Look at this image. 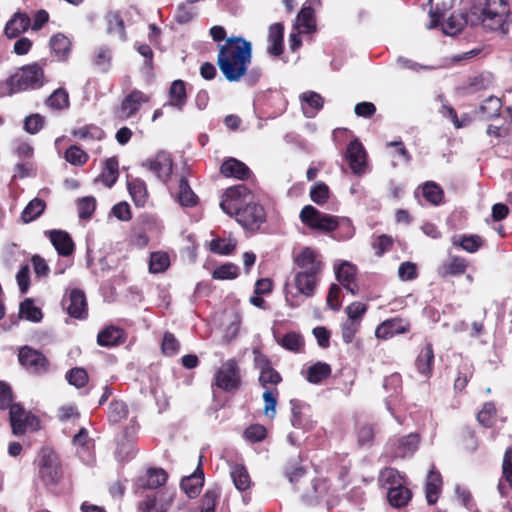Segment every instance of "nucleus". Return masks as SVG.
I'll list each match as a JSON object with an SVG mask.
<instances>
[{
    "mask_svg": "<svg viewBox=\"0 0 512 512\" xmlns=\"http://www.w3.org/2000/svg\"><path fill=\"white\" fill-rule=\"evenodd\" d=\"M226 214L235 215L237 222L246 230L256 231L266 221L264 208L253 201L251 191L243 184L228 188L220 202Z\"/></svg>",
    "mask_w": 512,
    "mask_h": 512,
    "instance_id": "obj_1",
    "label": "nucleus"
},
{
    "mask_svg": "<svg viewBox=\"0 0 512 512\" xmlns=\"http://www.w3.org/2000/svg\"><path fill=\"white\" fill-rule=\"evenodd\" d=\"M252 61V44L242 37H230L219 45L217 65L228 82H238Z\"/></svg>",
    "mask_w": 512,
    "mask_h": 512,
    "instance_id": "obj_2",
    "label": "nucleus"
},
{
    "mask_svg": "<svg viewBox=\"0 0 512 512\" xmlns=\"http://www.w3.org/2000/svg\"><path fill=\"white\" fill-rule=\"evenodd\" d=\"M471 26L481 25L485 30L507 33L512 15L508 0H485L470 7Z\"/></svg>",
    "mask_w": 512,
    "mask_h": 512,
    "instance_id": "obj_3",
    "label": "nucleus"
},
{
    "mask_svg": "<svg viewBox=\"0 0 512 512\" xmlns=\"http://www.w3.org/2000/svg\"><path fill=\"white\" fill-rule=\"evenodd\" d=\"M43 68L38 63L24 65L6 80L8 94L36 90L45 84Z\"/></svg>",
    "mask_w": 512,
    "mask_h": 512,
    "instance_id": "obj_4",
    "label": "nucleus"
},
{
    "mask_svg": "<svg viewBox=\"0 0 512 512\" xmlns=\"http://www.w3.org/2000/svg\"><path fill=\"white\" fill-rule=\"evenodd\" d=\"M299 218L305 226L322 233H329L337 228L336 216L323 213L312 205L304 206Z\"/></svg>",
    "mask_w": 512,
    "mask_h": 512,
    "instance_id": "obj_5",
    "label": "nucleus"
},
{
    "mask_svg": "<svg viewBox=\"0 0 512 512\" xmlns=\"http://www.w3.org/2000/svg\"><path fill=\"white\" fill-rule=\"evenodd\" d=\"M18 360L20 365L33 375H42L49 371L50 362L40 351L29 346L19 349Z\"/></svg>",
    "mask_w": 512,
    "mask_h": 512,
    "instance_id": "obj_6",
    "label": "nucleus"
},
{
    "mask_svg": "<svg viewBox=\"0 0 512 512\" xmlns=\"http://www.w3.org/2000/svg\"><path fill=\"white\" fill-rule=\"evenodd\" d=\"M9 409L10 424L14 435H23L28 430L34 431L38 428V418L31 412H27L20 404H13Z\"/></svg>",
    "mask_w": 512,
    "mask_h": 512,
    "instance_id": "obj_7",
    "label": "nucleus"
},
{
    "mask_svg": "<svg viewBox=\"0 0 512 512\" xmlns=\"http://www.w3.org/2000/svg\"><path fill=\"white\" fill-rule=\"evenodd\" d=\"M419 435L410 433L406 436H395L386 444V452L392 458L411 457L418 449Z\"/></svg>",
    "mask_w": 512,
    "mask_h": 512,
    "instance_id": "obj_8",
    "label": "nucleus"
},
{
    "mask_svg": "<svg viewBox=\"0 0 512 512\" xmlns=\"http://www.w3.org/2000/svg\"><path fill=\"white\" fill-rule=\"evenodd\" d=\"M214 381L215 385L224 391L237 389L240 385V373L236 361L225 362L216 372Z\"/></svg>",
    "mask_w": 512,
    "mask_h": 512,
    "instance_id": "obj_9",
    "label": "nucleus"
},
{
    "mask_svg": "<svg viewBox=\"0 0 512 512\" xmlns=\"http://www.w3.org/2000/svg\"><path fill=\"white\" fill-rule=\"evenodd\" d=\"M39 476L45 485H54L61 477L58 457L53 452L43 453L39 459Z\"/></svg>",
    "mask_w": 512,
    "mask_h": 512,
    "instance_id": "obj_10",
    "label": "nucleus"
},
{
    "mask_svg": "<svg viewBox=\"0 0 512 512\" xmlns=\"http://www.w3.org/2000/svg\"><path fill=\"white\" fill-rule=\"evenodd\" d=\"M291 405V424L293 427L303 430H311L316 425L313 418L310 405L296 399L290 400Z\"/></svg>",
    "mask_w": 512,
    "mask_h": 512,
    "instance_id": "obj_11",
    "label": "nucleus"
},
{
    "mask_svg": "<svg viewBox=\"0 0 512 512\" xmlns=\"http://www.w3.org/2000/svg\"><path fill=\"white\" fill-rule=\"evenodd\" d=\"M63 308L67 313L76 319H85L87 317V301L85 293L80 289H72L63 297Z\"/></svg>",
    "mask_w": 512,
    "mask_h": 512,
    "instance_id": "obj_12",
    "label": "nucleus"
},
{
    "mask_svg": "<svg viewBox=\"0 0 512 512\" xmlns=\"http://www.w3.org/2000/svg\"><path fill=\"white\" fill-rule=\"evenodd\" d=\"M142 166L153 172L161 181L167 182L172 174L173 161L169 153L162 151L153 159L143 162Z\"/></svg>",
    "mask_w": 512,
    "mask_h": 512,
    "instance_id": "obj_13",
    "label": "nucleus"
},
{
    "mask_svg": "<svg viewBox=\"0 0 512 512\" xmlns=\"http://www.w3.org/2000/svg\"><path fill=\"white\" fill-rule=\"evenodd\" d=\"M149 101V97L140 90L131 91L121 102L117 111V116L121 120H126L135 115L141 105Z\"/></svg>",
    "mask_w": 512,
    "mask_h": 512,
    "instance_id": "obj_14",
    "label": "nucleus"
},
{
    "mask_svg": "<svg viewBox=\"0 0 512 512\" xmlns=\"http://www.w3.org/2000/svg\"><path fill=\"white\" fill-rule=\"evenodd\" d=\"M345 157L354 174L361 175L365 172L366 152L358 139H354L348 144Z\"/></svg>",
    "mask_w": 512,
    "mask_h": 512,
    "instance_id": "obj_15",
    "label": "nucleus"
},
{
    "mask_svg": "<svg viewBox=\"0 0 512 512\" xmlns=\"http://www.w3.org/2000/svg\"><path fill=\"white\" fill-rule=\"evenodd\" d=\"M174 492L163 491L148 496L139 503L140 512H167L173 502Z\"/></svg>",
    "mask_w": 512,
    "mask_h": 512,
    "instance_id": "obj_16",
    "label": "nucleus"
},
{
    "mask_svg": "<svg viewBox=\"0 0 512 512\" xmlns=\"http://www.w3.org/2000/svg\"><path fill=\"white\" fill-rule=\"evenodd\" d=\"M295 264L299 269L297 272H306L316 277L321 275L322 262L317 259V255L309 247L304 248L295 258Z\"/></svg>",
    "mask_w": 512,
    "mask_h": 512,
    "instance_id": "obj_17",
    "label": "nucleus"
},
{
    "mask_svg": "<svg viewBox=\"0 0 512 512\" xmlns=\"http://www.w3.org/2000/svg\"><path fill=\"white\" fill-rule=\"evenodd\" d=\"M44 234L49 238L52 245L60 256L67 257L74 251L75 245L71 236L64 230H49Z\"/></svg>",
    "mask_w": 512,
    "mask_h": 512,
    "instance_id": "obj_18",
    "label": "nucleus"
},
{
    "mask_svg": "<svg viewBox=\"0 0 512 512\" xmlns=\"http://www.w3.org/2000/svg\"><path fill=\"white\" fill-rule=\"evenodd\" d=\"M336 278L339 283L352 295L359 293V286L355 282L356 267L349 262H343L336 268Z\"/></svg>",
    "mask_w": 512,
    "mask_h": 512,
    "instance_id": "obj_19",
    "label": "nucleus"
},
{
    "mask_svg": "<svg viewBox=\"0 0 512 512\" xmlns=\"http://www.w3.org/2000/svg\"><path fill=\"white\" fill-rule=\"evenodd\" d=\"M301 109L306 118H314L323 108L324 98L317 92L305 91L300 94Z\"/></svg>",
    "mask_w": 512,
    "mask_h": 512,
    "instance_id": "obj_20",
    "label": "nucleus"
},
{
    "mask_svg": "<svg viewBox=\"0 0 512 512\" xmlns=\"http://www.w3.org/2000/svg\"><path fill=\"white\" fill-rule=\"evenodd\" d=\"M220 172L225 177H233L239 180H247L252 176L249 167L236 158L225 160L220 167Z\"/></svg>",
    "mask_w": 512,
    "mask_h": 512,
    "instance_id": "obj_21",
    "label": "nucleus"
},
{
    "mask_svg": "<svg viewBox=\"0 0 512 512\" xmlns=\"http://www.w3.org/2000/svg\"><path fill=\"white\" fill-rule=\"evenodd\" d=\"M410 326L407 322L400 318H392L381 323L375 331V335L380 339H389L394 335L405 333Z\"/></svg>",
    "mask_w": 512,
    "mask_h": 512,
    "instance_id": "obj_22",
    "label": "nucleus"
},
{
    "mask_svg": "<svg viewBox=\"0 0 512 512\" xmlns=\"http://www.w3.org/2000/svg\"><path fill=\"white\" fill-rule=\"evenodd\" d=\"M471 26L470 10L468 12H453L443 23L442 30L446 35H455L466 26Z\"/></svg>",
    "mask_w": 512,
    "mask_h": 512,
    "instance_id": "obj_23",
    "label": "nucleus"
},
{
    "mask_svg": "<svg viewBox=\"0 0 512 512\" xmlns=\"http://www.w3.org/2000/svg\"><path fill=\"white\" fill-rule=\"evenodd\" d=\"M256 365L260 368L259 382L266 389L268 384L277 385L281 382L280 374L271 367L268 359L263 356L256 357Z\"/></svg>",
    "mask_w": 512,
    "mask_h": 512,
    "instance_id": "obj_24",
    "label": "nucleus"
},
{
    "mask_svg": "<svg viewBox=\"0 0 512 512\" xmlns=\"http://www.w3.org/2000/svg\"><path fill=\"white\" fill-rule=\"evenodd\" d=\"M31 21L26 13L16 12L6 23L4 33L8 38H16L30 27Z\"/></svg>",
    "mask_w": 512,
    "mask_h": 512,
    "instance_id": "obj_25",
    "label": "nucleus"
},
{
    "mask_svg": "<svg viewBox=\"0 0 512 512\" xmlns=\"http://www.w3.org/2000/svg\"><path fill=\"white\" fill-rule=\"evenodd\" d=\"M320 277L312 276L306 272H296L294 275V285L298 293L312 297L315 294Z\"/></svg>",
    "mask_w": 512,
    "mask_h": 512,
    "instance_id": "obj_26",
    "label": "nucleus"
},
{
    "mask_svg": "<svg viewBox=\"0 0 512 512\" xmlns=\"http://www.w3.org/2000/svg\"><path fill=\"white\" fill-rule=\"evenodd\" d=\"M442 489V477L439 472H437L434 466L430 469L426 484H425V493L428 504H435L439 498Z\"/></svg>",
    "mask_w": 512,
    "mask_h": 512,
    "instance_id": "obj_27",
    "label": "nucleus"
},
{
    "mask_svg": "<svg viewBox=\"0 0 512 512\" xmlns=\"http://www.w3.org/2000/svg\"><path fill=\"white\" fill-rule=\"evenodd\" d=\"M50 48L58 61H66L71 52V41L63 33H57L50 38Z\"/></svg>",
    "mask_w": 512,
    "mask_h": 512,
    "instance_id": "obj_28",
    "label": "nucleus"
},
{
    "mask_svg": "<svg viewBox=\"0 0 512 512\" xmlns=\"http://www.w3.org/2000/svg\"><path fill=\"white\" fill-rule=\"evenodd\" d=\"M283 31L281 23H274L269 27L267 52L272 56H280L283 53Z\"/></svg>",
    "mask_w": 512,
    "mask_h": 512,
    "instance_id": "obj_29",
    "label": "nucleus"
},
{
    "mask_svg": "<svg viewBox=\"0 0 512 512\" xmlns=\"http://www.w3.org/2000/svg\"><path fill=\"white\" fill-rule=\"evenodd\" d=\"M203 483L204 473L198 467L192 475L183 478L180 485L189 498H195L200 493Z\"/></svg>",
    "mask_w": 512,
    "mask_h": 512,
    "instance_id": "obj_30",
    "label": "nucleus"
},
{
    "mask_svg": "<svg viewBox=\"0 0 512 512\" xmlns=\"http://www.w3.org/2000/svg\"><path fill=\"white\" fill-rule=\"evenodd\" d=\"M125 340L122 329L115 326H108L99 332L97 343L100 346L112 347L123 343Z\"/></svg>",
    "mask_w": 512,
    "mask_h": 512,
    "instance_id": "obj_31",
    "label": "nucleus"
},
{
    "mask_svg": "<svg viewBox=\"0 0 512 512\" xmlns=\"http://www.w3.org/2000/svg\"><path fill=\"white\" fill-rule=\"evenodd\" d=\"M434 362L433 347L427 343L420 351L416 358L417 370L424 376H429L432 373V366Z\"/></svg>",
    "mask_w": 512,
    "mask_h": 512,
    "instance_id": "obj_32",
    "label": "nucleus"
},
{
    "mask_svg": "<svg viewBox=\"0 0 512 512\" xmlns=\"http://www.w3.org/2000/svg\"><path fill=\"white\" fill-rule=\"evenodd\" d=\"M127 188L135 205L144 206L148 197L145 182L140 178H135L127 182Z\"/></svg>",
    "mask_w": 512,
    "mask_h": 512,
    "instance_id": "obj_33",
    "label": "nucleus"
},
{
    "mask_svg": "<svg viewBox=\"0 0 512 512\" xmlns=\"http://www.w3.org/2000/svg\"><path fill=\"white\" fill-rule=\"evenodd\" d=\"M411 495V491L403 484L389 487L387 491V499L390 505L396 508L405 506L410 500Z\"/></svg>",
    "mask_w": 512,
    "mask_h": 512,
    "instance_id": "obj_34",
    "label": "nucleus"
},
{
    "mask_svg": "<svg viewBox=\"0 0 512 512\" xmlns=\"http://www.w3.org/2000/svg\"><path fill=\"white\" fill-rule=\"evenodd\" d=\"M502 474L505 480L509 483V487L506 486L500 481L498 483V491L502 497L508 495L509 491L512 489V448H508L503 457L502 463Z\"/></svg>",
    "mask_w": 512,
    "mask_h": 512,
    "instance_id": "obj_35",
    "label": "nucleus"
},
{
    "mask_svg": "<svg viewBox=\"0 0 512 512\" xmlns=\"http://www.w3.org/2000/svg\"><path fill=\"white\" fill-rule=\"evenodd\" d=\"M46 209V202L40 198L32 199L21 213V219L24 223H30L39 218Z\"/></svg>",
    "mask_w": 512,
    "mask_h": 512,
    "instance_id": "obj_36",
    "label": "nucleus"
},
{
    "mask_svg": "<svg viewBox=\"0 0 512 512\" xmlns=\"http://www.w3.org/2000/svg\"><path fill=\"white\" fill-rule=\"evenodd\" d=\"M331 375V367L324 362H317L310 366L306 372V379L312 384H319Z\"/></svg>",
    "mask_w": 512,
    "mask_h": 512,
    "instance_id": "obj_37",
    "label": "nucleus"
},
{
    "mask_svg": "<svg viewBox=\"0 0 512 512\" xmlns=\"http://www.w3.org/2000/svg\"><path fill=\"white\" fill-rule=\"evenodd\" d=\"M170 102L169 105L176 107L179 110H182L186 104L187 95L185 83L182 80H175L169 91Z\"/></svg>",
    "mask_w": 512,
    "mask_h": 512,
    "instance_id": "obj_38",
    "label": "nucleus"
},
{
    "mask_svg": "<svg viewBox=\"0 0 512 512\" xmlns=\"http://www.w3.org/2000/svg\"><path fill=\"white\" fill-rule=\"evenodd\" d=\"M177 200L181 206L191 207L197 203V196L192 191L186 178L182 177L179 181Z\"/></svg>",
    "mask_w": 512,
    "mask_h": 512,
    "instance_id": "obj_39",
    "label": "nucleus"
},
{
    "mask_svg": "<svg viewBox=\"0 0 512 512\" xmlns=\"http://www.w3.org/2000/svg\"><path fill=\"white\" fill-rule=\"evenodd\" d=\"M72 135L84 141H94L103 139L105 134L100 127L90 124L74 129Z\"/></svg>",
    "mask_w": 512,
    "mask_h": 512,
    "instance_id": "obj_40",
    "label": "nucleus"
},
{
    "mask_svg": "<svg viewBox=\"0 0 512 512\" xmlns=\"http://www.w3.org/2000/svg\"><path fill=\"white\" fill-rule=\"evenodd\" d=\"M297 26L300 32L311 33L316 29L314 10L311 7H304L297 16Z\"/></svg>",
    "mask_w": 512,
    "mask_h": 512,
    "instance_id": "obj_41",
    "label": "nucleus"
},
{
    "mask_svg": "<svg viewBox=\"0 0 512 512\" xmlns=\"http://www.w3.org/2000/svg\"><path fill=\"white\" fill-rule=\"evenodd\" d=\"M118 178V160L115 157L108 158L100 175L101 181L108 187H112Z\"/></svg>",
    "mask_w": 512,
    "mask_h": 512,
    "instance_id": "obj_42",
    "label": "nucleus"
},
{
    "mask_svg": "<svg viewBox=\"0 0 512 512\" xmlns=\"http://www.w3.org/2000/svg\"><path fill=\"white\" fill-rule=\"evenodd\" d=\"M235 487L240 491L247 490L251 485L250 476L242 465H235L230 472Z\"/></svg>",
    "mask_w": 512,
    "mask_h": 512,
    "instance_id": "obj_43",
    "label": "nucleus"
},
{
    "mask_svg": "<svg viewBox=\"0 0 512 512\" xmlns=\"http://www.w3.org/2000/svg\"><path fill=\"white\" fill-rule=\"evenodd\" d=\"M236 246L237 240L232 237L216 238L211 241L210 250L216 254L229 255L236 249Z\"/></svg>",
    "mask_w": 512,
    "mask_h": 512,
    "instance_id": "obj_44",
    "label": "nucleus"
},
{
    "mask_svg": "<svg viewBox=\"0 0 512 512\" xmlns=\"http://www.w3.org/2000/svg\"><path fill=\"white\" fill-rule=\"evenodd\" d=\"M107 31L110 34H118L122 41L126 40L124 21L118 12H109L106 15Z\"/></svg>",
    "mask_w": 512,
    "mask_h": 512,
    "instance_id": "obj_45",
    "label": "nucleus"
},
{
    "mask_svg": "<svg viewBox=\"0 0 512 512\" xmlns=\"http://www.w3.org/2000/svg\"><path fill=\"white\" fill-rule=\"evenodd\" d=\"M378 482L382 487L388 489L389 487L402 485L403 479L396 469L385 468L380 472Z\"/></svg>",
    "mask_w": 512,
    "mask_h": 512,
    "instance_id": "obj_46",
    "label": "nucleus"
},
{
    "mask_svg": "<svg viewBox=\"0 0 512 512\" xmlns=\"http://www.w3.org/2000/svg\"><path fill=\"white\" fill-rule=\"evenodd\" d=\"M47 106L55 110H62L69 106V95L62 89H56L46 100Z\"/></svg>",
    "mask_w": 512,
    "mask_h": 512,
    "instance_id": "obj_47",
    "label": "nucleus"
},
{
    "mask_svg": "<svg viewBox=\"0 0 512 512\" xmlns=\"http://www.w3.org/2000/svg\"><path fill=\"white\" fill-rule=\"evenodd\" d=\"M128 415L127 405L120 400H114L109 404L108 420L115 424L125 419Z\"/></svg>",
    "mask_w": 512,
    "mask_h": 512,
    "instance_id": "obj_48",
    "label": "nucleus"
},
{
    "mask_svg": "<svg viewBox=\"0 0 512 512\" xmlns=\"http://www.w3.org/2000/svg\"><path fill=\"white\" fill-rule=\"evenodd\" d=\"M170 264L169 256L165 252H153L150 255L149 271L150 273L164 272Z\"/></svg>",
    "mask_w": 512,
    "mask_h": 512,
    "instance_id": "obj_49",
    "label": "nucleus"
},
{
    "mask_svg": "<svg viewBox=\"0 0 512 512\" xmlns=\"http://www.w3.org/2000/svg\"><path fill=\"white\" fill-rule=\"evenodd\" d=\"M20 315L32 322H40L43 317L40 308L34 306L31 299H25L20 304Z\"/></svg>",
    "mask_w": 512,
    "mask_h": 512,
    "instance_id": "obj_50",
    "label": "nucleus"
},
{
    "mask_svg": "<svg viewBox=\"0 0 512 512\" xmlns=\"http://www.w3.org/2000/svg\"><path fill=\"white\" fill-rule=\"evenodd\" d=\"M167 473L163 469L151 468L147 471V479L144 486L149 489H156L167 481Z\"/></svg>",
    "mask_w": 512,
    "mask_h": 512,
    "instance_id": "obj_51",
    "label": "nucleus"
},
{
    "mask_svg": "<svg viewBox=\"0 0 512 512\" xmlns=\"http://www.w3.org/2000/svg\"><path fill=\"white\" fill-rule=\"evenodd\" d=\"M239 274V268L235 264L226 263L219 267H217L213 273L212 277L218 280H231L235 279Z\"/></svg>",
    "mask_w": 512,
    "mask_h": 512,
    "instance_id": "obj_52",
    "label": "nucleus"
},
{
    "mask_svg": "<svg viewBox=\"0 0 512 512\" xmlns=\"http://www.w3.org/2000/svg\"><path fill=\"white\" fill-rule=\"evenodd\" d=\"M501 106L502 103L499 98L490 96L480 106V111L489 119L495 118L499 116Z\"/></svg>",
    "mask_w": 512,
    "mask_h": 512,
    "instance_id": "obj_53",
    "label": "nucleus"
},
{
    "mask_svg": "<svg viewBox=\"0 0 512 512\" xmlns=\"http://www.w3.org/2000/svg\"><path fill=\"white\" fill-rule=\"evenodd\" d=\"M65 159L72 165L81 166L87 162L88 155L80 147L72 145L66 150Z\"/></svg>",
    "mask_w": 512,
    "mask_h": 512,
    "instance_id": "obj_54",
    "label": "nucleus"
},
{
    "mask_svg": "<svg viewBox=\"0 0 512 512\" xmlns=\"http://www.w3.org/2000/svg\"><path fill=\"white\" fill-rule=\"evenodd\" d=\"M298 459L299 457L289 461L285 466V475L291 483H297L306 473L305 468L298 463Z\"/></svg>",
    "mask_w": 512,
    "mask_h": 512,
    "instance_id": "obj_55",
    "label": "nucleus"
},
{
    "mask_svg": "<svg viewBox=\"0 0 512 512\" xmlns=\"http://www.w3.org/2000/svg\"><path fill=\"white\" fill-rule=\"evenodd\" d=\"M277 395L278 391L276 388L270 389L266 388L263 393L264 400V413L266 416L270 418H274L276 414V404H277Z\"/></svg>",
    "mask_w": 512,
    "mask_h": 512,
    "instance_id": "obj_56",
    "label": "nucleus"
},
{
    "mask_svg": "<svg viewBox=\"0 0 512 512\" xmlns=\"http://www.w3.org/2000/svg\"><path fill=\"white\" fill-rule=\"evenodd\" d=\"M492 84L490 73H481L469 79L468 89L470 92H478L487 89Z\"/></svg>",
    "mask_w": 512,
    "mask_h": 512,
    "instance_id": "obj_57",
    "label": "nucleus"
},
{
    "mask_svg": "<svg viewBox=\"0 0 512 512\" xmlns=\"http://www.w3.org/2000/svg\"><path fill=\"white\" fill-rule=\"evenodd\" d=\"M196 15V9L189 4L186 0V3H181L178 5L175 12V20L179 24H186L190 22Z\"/></svg>",
    "mask_w": 512,
    "mask_h": 512,
    "instance_id": "obj_58",
    "label": "nucleus"
},
{
    "mask_svg": "<svg viewBox=\"0 0 512 512\" xmlns=\"http://www.w3.org/2000/svg\"><path fill=\"white\" fill-rule=\"evenodd\" d=\"M453 243L461 246L465 251L473 253L481 247L482 239L478 235L461 236L458 241L454 238Z\"/></svg>",
    "mask_w": 512,
    "mask_h": 512,
    "instance_id": "obj_59",
    "label": "nucleus"
},
{
    "mask_svg": "<svg viewBox=\"0 0 512 512\" xmlns=\"http://www.w3.org/2000/svg\"><path fill=\"white\" fill-rule=\"evenodd\" d=\"M423 196L430 203L438 205L442 201L443 191L434 182H426L423 186Z\"/></svg>",
    "mask_w": 512,
    "mask_h": 512,
    "instance_id": "obj_60",
    "label": "nucleus"
},
{
    "mask_svg": "<svg viewBox=\"0 0 512 512\" xmlns=\"http://www.w3.org/2000/svg\"><path fill=\"white\" fill-rule=\"evenodd\" d=\"M66 379L69 384L77 388H82L88 382V374L83 368L75 367L67 372Z\"/></svg>",
    "mask_w": 512,
    "mask_h": 512,
    "instance_id": "obj_61",
    "label": "nucleus"
},
{
    "mask_svg": "<svg viewBox=\"0 0 512 512\" xmlns=\"http://www.w3.org/2000/svg\"><path fill=\"white\" fill-rule=\"evenodd\" d=\"M311 200L318 204H324L329 198V187L323 182L315 183L310 190Z\"/></svg>",
    "mask_w": 512,
    "mask_h": 512,
    "instance_id": "obj_62",
    "label": "nucleus"
},
{
    "mask_svg": "<svg viewBox=\"0 0 512 512\" xmlns=\"http://www.w3.org/2000/svg\"><path fill=\"white\" fill-rule=\"evenodd\" d=\"M495 414H496V408H495L494 403L487 402L483 405V408L477 414V420L484 427H491L494 422Z\"/></svg>",
    "mask_w": 512,
    "mask_h": 512,
    "instance_id": "obj_63",
    "label": "nucleus"
},
{
    "mask_svg": "<svg viewBox=\"0 0 512 512\" xmlns=\"http://www.w3.org/2000/svg\"><path fill=\"white\" fill-rule=\"evenodd\" d=\"M360 322L347 318L341 325L342 339L346 344L353 341L355 334L358 332Z\"/></svg>",
    "mask_w": 512,
    "mask_h": 512,
    "instance_id": "obj_64",
    "label": "nucleus"
}]
</instances>
